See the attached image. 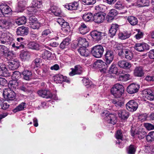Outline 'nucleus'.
<instances>
[{
  "mask_svg": "<svg viewBox=\"0 0 154 154\" xmlns=\"http://www.w3.org/2000/svg\"><path fill=\"white\" fill-rule=\"evenodd\" d=\"M14 40L12 35L8 32L3 33L0 37L1 43L10 45Z\"/></svg>",
  "mask_w": 154,
  "mask_h": 154,
  "instance_id": "1",
  "label": "nucleus"
},
{
  "mask_svg": "<svg viewBox=\"0 0 154 154\" xmlns=\"http://www.w3.org/2000/svg\"><path fill=\"white\" fill-rule=\"evenodd\" d=\"M139 88V85L134 84H131L127 87V91L129 94H133L137 92Z\"/></svg>",
  "mask_w": 154,
  "mask_h": 154,
  "instance_id": "15",
  "label": "nucleus"
},
{
  "mask_svg": "<svg viewBox=\"0 0 154 154\" xmlns=\"http://www.w3.org/2000/svg\"><path fill=\"white\" fill-rule=\"evenodd\" d=\"M72 71L69 72V75L72 76L76 74H81L82 72V68L79 65H76L75 66V68H72Z\"/></svg>",
  "mask_w": 154,
  "mask_h": 154,
  "instance_id": "23",
  "label": "nucleus"
},
{
  "mask_svg": "<svg viewBox=\"0 0 154 154\" xmlns=\"http://www.w3.org/2000/svg\"><path fill=\"white\" fill-rule=\"evenodd\" d=\"M118 54L119 56L124 55L125 58L128 60H131L133 57V53L127 49H122L119 51Z\"/></svg>",
  "mask_w": 154,
  "mask_h": 154,
  "instance_id": "10",
  "label": "nucleus"
},
{
  "mask_svg": "<svg viewBox=\"0 0 154 154\" xmlns=\"http://www.w3.org/2000/svg\"><path fill=\"white\" fill-rule=\"evenodd\" d=\"M126 109L131 112L135 111L138 107L137 103L134 100H130L126 105Z\"/></svg>",
  "mask_w": 154,
  "mask_h": 154,
  "instance_id": "8",
  "label": "nucleus"
},
{
  "mask_svg": "<svg viewBox=\"0 0 154 154\" xmlns=\"http://www.w3.org/2000/svg\"><path fill=\"white\" fill-rule=\"evenodd\" d=\"M146 133L145 132H139L138 134V137L140 139L143 138L146 136Z\"/></svg>",
  "mask_w": 154,
  "mask_h": 154,
  "instance_id": "63",
  "label": "nucleus"
},
{
  "mask_svg": "<svg viewBox=\"0 0 154 154\" xmlns=\"http://www.w3.org/2000/svg\"><path fill=\"white\" fill-rule=\"evenodd\" d=\"M144 96L147 99L152 100L154 99V92L150 89L145 90L143 91Z\"/></svg>",
  "mask_w": 154,
  "mask_h": 154,
  "instance_id": "22",
  "label": "nucleus"
},
{
  "mask_svg": "<svg viewBox=\"0 0 154 154\" xmlns=\"http://www.w3.org/2000/svg\"><path fill=\"white\" fill-rule=\"evenodd\" d=\"M18 88L20 90L25 92L30 93L32 90L31 85L28 83H22Z\"/></svg>",
  "mask_w": 154,
  "mask_h": 154,
  "instance_id": "12",
  "label": "nucleus"
},
{
  "mask_svg": "<svg viewBox=\"0 0 154 154\" xmlns=\"http://www.w3.org/2000/svg\"><path fill=\"white\" fill-rule=\"evenodd\" d=\"M0 8L4 14V16L8 14L11 11V8L5 4H1L0 5Z\"/></svg>",
  "mask_w": 154,
  "mask_h": 154,
  "instance_id": "31",
  "label": "nucleus"
},
{
  "mask_svg": "<svg viewBox=\"0 0 154 154\" xmlns=\"http://www.w3.org/2000/svg\"><path fill=\"white\" fill-rule=\"evenodd\" d=\"M31 25V27L34 29H38L40 26V25L39 23L34 22Z\"/></svg>",
  "mask_w": 154,
  "mask_h": 154,
  "instance_id": "59",
  "label": "nucleus"
},
{
  "mask_svg": "<svg viewBox=\"0 0 154 154\" xmlns=\"http://www.w3.org/2000/svg\"><path fill=\"white\" fill-rule=\"evenodd\" d=\"M118 14L116 10L115 9H111L108 14V16L111 18L113 17Z\"/></svg>",
  "mask_w": 154,
  "mask_h": 154,
  "instance_id": "54",
  "label": "nucleus"
},
{
  "mask_svg": "<svg viewBox=\"0 0 154 154\" xmlns=\"http://www.w3.org/2000/svg\"><path fill=\"white\" fill-rule=\"evenodd\" d=\"M51 53L48 51L45 50L42 54V57L45 59H48L51 57Z\"/></svg>",
  "mask_w": 154,
  "mask_h": 154,
  "instance_id": "50",
  "label": "nucleus"
},
{
  "mask_svg": "<svg viewBox=\"0 0 154 154\" xmlns=\"http://www.w3.org/2000/svg\"><path fill=\"white\" fill-rule=\"evenodd\" d=\"M149 0H139L137 1V5L139 7L147 6L149 5Z\"/></svg>",
  "mask_w": 154,
  "mask_h": 154,
  "instance_id": "41",
  "label": "nucleus"
},
{
  "mask_svg": "<svg viewBox=\"0 0 154 154\" xmlns=\"http://www.w3.org/2000/svg\"><path fill=\"white\" fill-rule=\"evenodd\" d=\"M82 81L84 85L87 88L94 87V85L92 84V82L89 79H83Z\"/></svg>",
  "mask_w": 154,
  "mask_h": 154,
  "instance_id": "45",
  "label": "nucleus"
},
{
  "mask_svg": "<svg viewBox=\"0 0 154 154\" xmlns=\"http://www.w3.org/2000/svg\"><path fill=\"white\" fill-rule=\"evenodd\" d=\"M118 36L119 38L125 39L129 38L131 36V34L127 31H124L119 32Z\"/></svg>",
  "mask_w": 154,
  "mask_h": 154,
  "instance_id": "39",
  "label": "nucleus"
},
{
  "mask_svg": "<svg viewBox=\"0 0 154 154\" xmlns=\"http://www.w3.org/2000/svg\"><path fill=\"white\" fill-rule=\"evenodd\" d=\"M78 45H81L82 47H87L89 45V43L86 39L84 38H79L77 40Z\"/></svg>",
  "mask_w": 154,
  "mask_h": 154,
  "instance_id": "34",
  "label": "nucleus"
},
{
  "mask_svg": "<svg viewBox=\"0 0 154 154\" xmlns=\"http://www.w3.org/2000/svg\"><path fill=\"white\" fill-rule=\"evenodd\" d=\"M19 63L17 59H14L8 63V68L12 70H14L17 69L19 66Z\"/></svg>",
  "mask_w": 154,
  "mask_h": 154,
  "instance_id": "20",
  "label": "nucleus"
},
{
  "mask_svg": "<svg viewBox=\"0 0 154 154\" xmlns=\"http://www.w3.org/2000/svg\"><path fill=\"white\" fill-rule=\"evenodd\" d=\"M26 21V18L24 16L18 18L16 21V23L18 25L25 24Z\"/></svg>",
  "mask_w": 154,
  "mask_h": 154,
  "instance_id": "49",
  "label": "nucleus"
},
{
  "mask_svg": "<svg viewBox=\"0 0 154 154\" xmlns=\"http://www.w3.org/2000/svg\"><path fill=\"white\" fill-rule=\"evenodd\" d=\"M38 94L39 96L44 98H51L53 97L49 91L46 90H40L38 91Z\"/></svg>",
  "mask_w": 154,
  "mask_h": 154,
  "instance_id": "18",
  "label": "nucleus"
},
{
  "mask_svg": "<svg viewBox=\"0 0 154 154\" xmlns=\"http://www.w3.org/2000/svg\"><path fill=\"white\" fill-rule=\"evenodd\" d=\"M8 72L5 65L2 63H0V75L6 77L8 75Z\"/></svg>",
  "mask_w": 154,
  "mask_h": 154,
  "instance_id": "29",
  "label": "nucleus"
},
{
  "mask_svg": "<svg viewBox=\"0 0 154 154\" xmlns=\"http://www.w3.org/2000/svg\"><path fill=\"white\" fill-rule=\"evenodd\" d=\"M134 48L137 51L142 52L146 50H149V46L147 44L144 43H137L135 44Z\"/></svg>",
  "mask_w": 154,
  "mask_h": 154,
  "instance_id": "9",
  "label": "nucleus"
},
{
  "mask_svg": "<svg viewBox=\"0 0 154 154\" xmlns=\"http://www.w3.org/2000/svg\"><path fill=\"white\" fill-rule=\"evenodd\" d=\"M23 75V79L26 80H29L32 78V73L30 71L24 70L22 73Z\"/></svg>",
  "mask_w": 154,
  "mask_h": 154,
  "instance_id": "33",
  "label": "nucleus"
},
{
  "mask_svg": "<svg viewBox=\"0 0 154 154\" xmlns=\"http://www.w3.org/2000/svg\"><path fill=\"white\" fill-rule=\"evenodd\" d=\"M29 32L28 27L22 26L19 27L16 30V33L18 35L23 36L27 35Z\"/></svg>",
  "mask_w": 154,
  "mask_h": 154,
  "instance_id": "14",
  "label": "nucleus"
},
{
  "mask_svg": "<svg viewBox=\"0 0 154 154\" xmlns=\"http://www.w3.org/2000/svg\"><path fill=\"white\" fill-rule=\"evenodd\" d=\"M105 54V61L106 65H109L112 62L114 57L113 52L110 50L107 49Z\"/></svg>",
  "mask_w": 154,
  "mask_h": 154,
  "instance_id": "5",
  "label": "nucleus"
},
{
  "mask_svg": "<svg viewBox=\"0 0 154 154\" xmlns=\"http://www.w3.org/2000/svg\"><path fill=\"white\" fill-rule=\"evenodd\" d=\"M119 118L125 120L128 119L129 116V113L125 110H120L118 112Z\"/></svg>",
  "mask_w": 154,
  "mask_h": 154,
  "instance_id": "26",
  "label": "nucleus"
},
{
  "mask_svg": "<svg viewBox=\"0 0 154 154\" xmlns=\"http://www.w3.org/2000/svg\"><path fill=\"white\" fill-rule=\"evenodd\" d=\"M117 117L114 114H109L106 117H104V119L108 123L115 124L116 122Z\"/></svg>",
  "mask_w": 154,
  "mask_h": 154,
  "instance_id": "17",
  "label": "nucleus"
},
{
  "mask_svg": "<svg viewBox=\"0 0 154 154\" xmlns=\"http://www.w3.org/2000/svg\"><path fill=\"white\" fill-rule=\"evenodd\" d=\"M86 47H80L78 49V51L81 56L85 57L88 56L89 51L86 48Z\"/></svg>",
  "mask_w": 154,
  "mask_h": 154,
  "instance_id": "32",
  "label": "nucleus"
},
{
  "mask_svg": "<svg viewBox=\"0 0 154 154\" xmlns=\"http://www.w3.org/2000/svg\"><path fill=\"white\" fill-rule=\"evenodd\" d=\"M124 91L123 86L118 83L115 85L111 90L112 94L116 98L120 97L124 93Z\"/></svg>",
  "mask_w": 154,
  "mask_h": 154,
  "instance_id": "2",
  "label": "nucleus"
},
{
  "mask_svg": "<svg viewBox=\"0 0 154 154\" xmlns=\"http://www.w3.org/2000/svg\"><path fill=\"white\" fill-rule=\"evenodd\" d=\"M52 31L49 29H46L43 31L42 33V35L45 37L47 36H49L52 33Z\"/></svg>",
  "mask_w": 154,
  "mask_h": 154,
  "instance_id": "53",
  "label": "nucleus"
},
{
  "mask_svg": "<svg viewBox=\"0 0 154 154\" xmlns=\"http://www.w3.org/2000/svg\"><path fill=\"white\" fill-rule=\"evenodd\" d=\"M70 39L69 38H66L64 39L60 45V48L62 50L67 48V47L70 43Z\"/></svg>",
  "mask_w": 154,
  "mask_h": 154,
  "instance_id": "36",
  "label": "nucleus"
},
{
  "mask_svg": "<svg viewBox=\"0 0 154 154\" xmlns=\"http://www.w3.org/2000/svg\"><path fill=\"white\" fill-rule=\"evenodd\" d=\"M11 53L7 47L3 45H0V55L2 54H6L7 59H9V58H10Z\"/></svg>",
  "mask_w": 154,
  "mask_h": 154,
  "instance_id": "24",
  "label": "nucleus"
},
{
  "mask_svg": "<svg viewBox=\"0 0 154 154\" xmlns=\"http://www.w3.org/2000/svg\"><path fill=\"white\" fill-rule=\"evenodd\" d=\"M82 2L87 5H92L96 2V0H82Z\"/></svg>",
  "mask_w": 154,
  "mask_h": 154,
  "instance_id": "56",
  "label": "nucleus"
},
{
  "mask_svg": "<svg viewBox=\"0 0 154 154\" xmlns=\"http://www.w3.org/2000/svg\"><path fill=\"white\" fill-rule=\"evenodd\" d=\"M27 0H20L18 2V7L19 11L22 12L26 7L27 4Z\"/></svg>",
  "mask_w": 154,
  "mask_h": 154,
  "instance_id": "37",
  "label": "nucleus"
},
{
  "mask_svg": "<svg viewBox=\"0 0 154 154\" xmlns=\"http://www.w3.org/2000/svg\"><path fill=\"white\" fill-rule=\"evenodd\" d=\"M79 4L78 2H74L65 5V8L69 10H76L79 8Z\"/></svg>",
  "mask_w": 154,
  "mask_h": 154,
  "instance_id": "25",
  "label": "nucleus"
},
{
  "mask_svg": "<svg viewBox=\"0 0 154 154\" xmlns=\"http://www.w3.org/2000/svg\"><path fill=\"white\" fill-rule=\"evenodd\" d=\"M144 126L148 130L154 129V125L149 123H146L144 124Z\"/></svg>",
  "mask_w": 154,
  "mask_h": 154,
  "instance_id": "58",
  "label": "nucleus"
},
{
  "mask_svg": "<svg viewBox=\"0 0 154 154\" xmlns=\"http://www.w3.org/2000/svg\"><path fill=\"white\" fill-rule=\"evenodd\" d=\"M21 74L18 71H15L13 72L12 75V79H14L11 83H10L9 85H10L12 87L14 88L15 86L18 85V83L19 82L18 79L21 77Z\"/></svg>",
  "mask_w": 154,
  "mask_h": 154,
  "instance_id": "6",
  "label": "nucleus"
},
{
  "mask_svg": "<svg viewBox=\"0 0 154 154\" xmlns=\"http://www.w3.org/2000/svg\"><path fill=\"white\" fill-rule=\"evenodd\" d=\"M3 95L4 98L8 102L13 100L15 99V93L10 88L5 91L3 92Z\"/></svg>",
  "mask_w": 154,
  "mask_h": 154,
  "instance_id": "4",
  "label": "nucleus"
},
{
  "mask_svg": "<svg viewBox=\"0 0 154 154\" xmlns=\"http://www.w3.org/2000/svg\"><path fill=\"white\" fill-rule=\"evenodd\" d=\"M147 117L146 115L143 114L140 115L138 117V119L142 122L144 121L147 119Z\"/></svg>",
  "mask_w": 154,
  "mask_h": 154,
  "instance_id": "62",
  "label": "nucleus"
},
{
  "mask_svg": "<svg viewBox=\"0 0 154 154\" xmlns=\"http://www.w3.org/2000/svg\"><path fill=\"white\" fill-rule=\"evenodd\" d=\"M127 20L128 22L132 26L136 25L138 23V20L134 16L128 17Z\"/></svg>",
  "mask_w": 154,
  "mask_h": 154,
  "instance_id": "40",
  "label": "nucleus"
},
{
  "mask_svg": "<svg viewBox=\"0 0 154 154\" xmlns=\"http://www.w3.org/2000/svg\"><path fill=\"white\" fill-rule=\"evenodd\" d=\"M115 8L119 10H122L125 8V5L122 2L120 1L117 2L115 5Z\"/></svg>",
  "mask_w": 154,
  "mask_h": 154,
  "instance_id": "48",
  "label": "nucleus"
},
{
  "mask_svg": "<svg viewBox=\"0 0 154 154\" xmlns=\"http://www.w3.org/2000/svg\"><path fill=\"white\" fill-rule=\"evenodd\" d=\"M55 81H57L59 83H62L63 82L69 83L70 80L66 76H64L63 75L59 74L56 75L54 77Z\"/></svg>",
  "mask_w": 154,
  "mask_h": 154,
  "instance_id": "13",
  "label": "nucleus"
},
{
  "mask_svg": "<svg viewBox=\"0 0 154 154\" xmlns=\"http://www.w3.org/2000/svg\"><path fill=\"white\" fill-rule=\"evenodd\" d=\"M118 65L120 68L125 69H129L131 66V63L125 60L119 61L118 63Z\"/></svg>",
  "mask_w": 154,
  "mask_h": 154,
  "instance_id": "27",
  "label": "nucleus"
},
{
  "mask_svg": "<svg viewBox=\"0 0 154 154\" xmlns=\"http://www.w3.org/2000/svg\"><path fill=\"white\" fill-rule=\"evenodd\" d=\"M129 77L130 75L129 74H123L119 75V80L122 81H125L129 79Z\"/></svg>",
  "mask_w": 154,
  "mask_h": 154,
  "instance_id": "52",
  "label": "nucleus"
},
{
  "mask_svg": "<svg viewBox=\"0 0 154 154\" xmlns=\"http://www.w3.org/2000/svg\"><path fill=\"white\" fill-rule=\"evenodd\" d=\"M41 62V59L40 58H37L32 62V64L37 67H38Z\"/></svg>",
  "mask_w": 154,
  "mask_h": 154,
  "instance_id": "55",
  "label": "nucleus"
},
{
  "mask_svg": "<svg viewBox=\"0 0 154 154\" xmlns=\"http://www.w3.org/2000/svg\"><path fill=\"white\" fill-rule=\"evenodd\" d=\"M148 56L150 58L154 59V49L152 50L149 51Z\"/></svg>",
  "mask_w": 154,
  "mask_h": 154,
  "instance_id": "64",
  "label": "nucleus"
},
{
  "mask_svg": "<svg viewBox=\"0 0 154 154\" xmlns=\"http://www.w3.org/2000/svg\"><path fill=\"white\" fill-rule=\"evenodd\" d=\"M62 30L66 34L70 31V27L69 23L65 21H63L61 24Z\"/></svg>",
  "mask_w": 154,
  "mask_h": 154,
  "instance_id": "35",
  "label": "nucleus"
},
{
  "mask_svg": "<svg viewBox=\"0 0 154 154\" xmlns=\"http://www.w3.org/2000/svg\"><path fill=\"white\" fill-rule=\"evenodd\" d=\"M91 35L95 41H99L102 39L106 35L105 33L97 30H94L91 32Z\"/></svg>",
  "mask_w": 154,
  "mask_h": 154,
  "instance_id": "7",
  "label": "nucleus"
},
{
  "mask_svg": "<svg viewBox=\"0 0 154 154\" xmlns=\"http://www.w3.org/2000/svg\"><path fill=\"white\" fill-rule=\"evenodd\" d=\"M11 23L9 20L5 19L0 20V27L2 28L8 29Z\"/></svg>",
  "mask_w": 154,
  "mask_h": 154,
  "instance_id": "28",
  "label": "nucleus"
},
{
  "mask_svg": "<svg viewBox=\"0 0 154 154\" xmlns=\"http://www.w3.org/2000/svg\"><path fill=\"white\" fill-rule=\"evenodd\" d=\"M127 151L128 154H134L136 147L134 145L131 144L127 148Z\"/></svg>",
  "mask_w": 154,
  "mask_h": 154,
  "instance_id": "47",
  "label": "nucleus"
},
{
  "mask_svg": "<svg viewBox=\"0 0 154 154\" xmlns=\"http://www.w3.org/2000/svg\"><path fill=\"white\" fill-rule=\"evenodd\" d=\"M115 136L116 139L122 140L123 137V134L121 130H118L116 132Z\"/></svg>",
  "mask_w": 154,
  "mask_h": 154,
  "instance_id": "57",
  "label": "nucleus"
},
{
  "mask_svg": "<svg viewBox=\"0 0 154 154\" xmlns=\"http://www.w3.org/2000/svg\"><path fill=\"white\" fill-rule=\"evenodd\" d=\"M79 30L80 33L84 35L88 32V27L84 23H82L79 28Z\"/></svg>",
  "mask_w": 154,
  "mask_h": 154,
  "instance_id": "30",
  "label": "nucleus"
},
{
  "mask_svg": "<svg viewBox=\"0 0 154 154\" xmlns=\"http://www.w3.org/2000/svg\"><path fill=\"white\" fill-rule=\"evenodd\" d=\"M25 105V103H21L17 106L13 110V112L15 113L18 111L23 110L24 109Z\"/></svg>",
  "mask_w": 154,
  "mask_h": 154,
  "instance_id": "51",
  "label": "nucleus"
},
{
  "mask_svg": "<svg viewBox=\"0 0 154 154\" xmlns=\"http://www.w3.org/2000/svg\"><path fill=\"white\" fill-rule=\"evenodd\" d=\"M7 81L4 78H0V85L4 86L7 84Z\"/></svg>",
  "mask_w": 154,
  "mask_h": 154,
  "instance_id": "61",
  "label": "nucleus"
},
{
  "mask_svg": "<svg viewBox=\"0 0 154 154\" xmlns=\"http://www.w3.org/2000/svg\"><path fill=\"white\" fill-rule=\"evenodd\" d=\"M96 66L99 68H100L101 71L102 70L105 71L108 65H106L105 62H104L103 60H97L94 63Z\"/></svg>",
  "mask_w": 154,
  "mask_h": 154,
  "instance_id": "19",
  "label": "nucleus"
},
{
  "mask_svg": "<svg viewBox=\"0 0 154 154\" xmlns=\"http://www.w3.org/2000/svg\"><path fill=\"white\" fill-rule=\"evenodd\" d=\"M110 74L112 73L116 74L118 72V69L116 65L112 63L109 68V70Z\"/></svg>",
  "mask_w": 154,
  "mask_h": 154,
  "instance_id": "46",
  "label": "nucleus"
},
{
  "mask_svg": "<svg viewBox=\"0 0 154 154\" xmlns=\"http://www.w3.org/2000/svg\"><path fill=\"white\" fill-rule=\"evenodd\" d=\"M92 18L93 19V15L91 13H86L82 16L83 20L86 22L90 21Z\"/></svg>",
  "mask_w": 154,
  "mask_h": 154,
  "instance_id": "43",
  "label": "nucleus"
},
{
  "mask_svg": "<svg viewBox=\"0 0 154 154\" xmlns=\"http://www.w3.org/2000/svg\"><path fill=\"white\" fill-rule=\"evenodd\" d=\"M119 29V25L118 24L116 23L112 24L109 31V35L112 38Z\"/></svg>",
  "mask_w": 154,
  "mask_h": 154,
  "instance_id": "16",
  "label": "nucleus"
},
{
  "mask_svg": "<svg viewBox=\"0 0 154 154\" xmlns=\"http://www.w3.org/2000/svg\"><path fill=\"white\" fill-rule=\"evenodd\" d=\"M29 56V53L27 51L23 50L20 54V57L22 60L25 61L27 60Z\"/></svg>",
  "mask_w": 154,
  "mask_h": 154,
  "instance_id": "42",
  "label": "nucleus"
},
{
  "mask_svg": "<svg viewBox=\"0 0 154 154\" xmlns=\"http://www.w3.org/2000/svg\"><path fill=\"white\" fill-rule=\"evenodd\" d=\"M105 18L104 15L100 13H95L93 15V20L97 23H100L103 22Z\"/></svg>",
  "mask_w": 154,
  "mask_h": 154,
  "instance_id": "11",
  "label": "nucleus"
},
{
  "mask_svg": "<svg viewBox=\"0 0 154 154\" xmlns=\"http://www.w3.org/2000/svg\"><path fill=\"white\" fill-rule=\"evenodd\" d=\"M145 79L148 82H153L154 81V76L150 75H147Z\"/></svg>",
  "mask_w": 154,
  "mask_h": 154,
  "instance_id": "60",
  "label": "nucleus"
},
{
  "mask_svg": "<svg viewBox=\"0 0 154 154\" xmlns=\"http://www.w3.org/2000/svg\"><path fill=\"white\" fill-rule=\"evenodd\" d=\"M104 51L103 46L101 45H99L93 47L92 49L91 52L94 57L100 58L102 56Z\"/></svg>",
  "mask_w": 154,
  "mask_h": 154,
  "instance_id": "3",
  "label": "nucleus"
},
{
  "mask_svg": "<svg viewBox=\"0 0 154 154\" xmlns=\"http://www.w3.org/2000/svg\"><path fill=\"white\" fill-rule=\"evenodd\" d=\"M28 46L29 48L37 51L39 50L40 49L39 44L34 42H29L28 44Z\"/></svg>",
  "mask_w": 154,
  "mask_h": 154,
  "instance_id": "38",
  "label": "nucleus"
},
{
  "mask_svg": "<svg viewBox=\"0 0 154 154\" xmlns=\"http://www.w3.org/2000/svg\"><path fill=\"white\" fill-rule=\"evenodd\" d=\"M42 0H33L32 2V7L40 8L42 6Z\"/></svg>",
  "mask_w": 154,
  "mask_h": 154,
  "instance_id": "44",
  "label": "nucleus"
},
{
  "mask_svg": "<svg viewBox=\"0 0 154 154\" xmlns=\"http://www.w3.org/2000/svg\"><path fill=\"white\" fill-rule=\"evenodd\" d=\"M134 74L135 76L141 77L143 76L144 72L142 67L137 66L134 70Z\"/></svg>",
  "mask_w": 154,
  "mask_h": 154,
  "instance_id": "21",
  "label": "nucleus"
}]
</instances>
